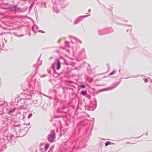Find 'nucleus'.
<instances>
[{
	"instance_id": "20e7f679",
	"label": "nucleus",
	"mask_w": 152,
	"mask_h": 152,
	"mask_svg": "<svg viewBox=\"0 0 152 152\" xmlns=\"http://www.w3.org/2000/svg\"><path fill=\"white\" fill-rule=\"evenodd\" d=\"M80 94L83 95H85L86 94L87 91H82L80 92Z\"/></svg>"
},
{
	"instance_id": "423d86ee",
	"label": "nucleus",
	"mask_w": 152,
	"mask_h": 152,
	"mask_svg": "<svg viewBox=\"0 0 152 152\" xmlns=\"http://www.w3.org/2000/svg\"><path fill=\"white\" fill-rule=\"evenodd\" d=\"M15 108H14L12 110H10V113H13V112H15Z\"/></svg>"
},
{
	"instance_id": "7ed1b4c3",
	"label": "nucleus",
	"mask_w": 152,
	"mask_h": 152,
	"mask_svg": "<svg viewBox=\"0 0 152 152\" xmlns=\"http://www.w3.org/2000/svg\"><path fill=\"white\" fill-rule=\"evenodd\" d=\"M50 146V145L49 144H47L46 145L45 147V150L46 151L48 149L49 147Z\"/></svg>"
},
{
	"instance_id": "6e6552de",
	"label": "nucleus",
	"mask_w": 152,
	"mask_h": 152,
	"mask_svg": "<svg viewBox=\"0 0 152 152\" xmlns=\"http://www.w3.org/2000/svg\"><path fill=\"white\" fill-rule=\"evenodd\" d=\"M32 114H30L28 116V118H30L32 116Z\"/></svg>"
},
{
	"instance_id": "f03ea898",
	"label": "nucleus",
	"mask_w": 152,
	"mask_h": 152,
	"mask_svg": "<svg viewBox=\"0 0 152 152\" xmlns=\"http://www.w3.org/2000/svg\"><path fill=\"white\" fill-rule=\"evenodd\" d=\"M57 70H58L60 68L61 66V63L59 61V59H58L57 60Z\"/></svg>"
},
{
	"instance_id": "0eeeda50",
	"label": "nucleus",
	"mask_w": 152,
	"mask_h": 152,
	"mask_svg": "<svg viewBox=\"0 0 152 152\" xmlns=\"http://www.w3.org/2000/svg\"><path fill=\"white\" fill-rule=\"evenodd\" d=\"M115 72V71H113L112 72H111L110 74L109 75H112L114 74Z\"/></svg>"
},
{
	"instance_id": "39448f33",
	"label": "nucleus",
	"mask_w": 152,
	"mask_h": 152,
	"mask_svg": "<svg viewBox=\"0 0 152 152\" xmlns=\"http://www.w3.org/2000/svg\"><path fill=\"white\" fill-rule=\"evenodd\" d=\"M110 143H111L110 142L107 141V142L105 143V145L106 146H107L109 145H110Z\"/></svg>"
},
{
	"instance_id": "f257e3e1",
	"label": "nucleus",
	"mask_w": 152,
	"mask_h": 152,
	"mask_svg": "<svg viewBox=\"0 0 152 152\" xmlns=\"http://www.w3.org/2000/svg\"><path fill=\"white\" fill-rule=\"evenodd\" d=\"M55 136V134L54 133L51 134H49L48 138V139L49 141L51 142H53Z\"/></svg>"
},
{
	"instance_id": "1a4fd4ad",
	"label": "nucleus",
	"mask_w": 152,
	"mask_h": 152,
	"mask_svg": "<svg viewBox=\"0 0 152 152\" xmlns=\"http://www.w3.org/2000/svg\"><path fill=\"white\" fill-rule=\"evenodd\" d=\"M80 87L82 88H84L85 87V86L84 85H82L80 86Z\"/></svg>"
}]
</instances>
